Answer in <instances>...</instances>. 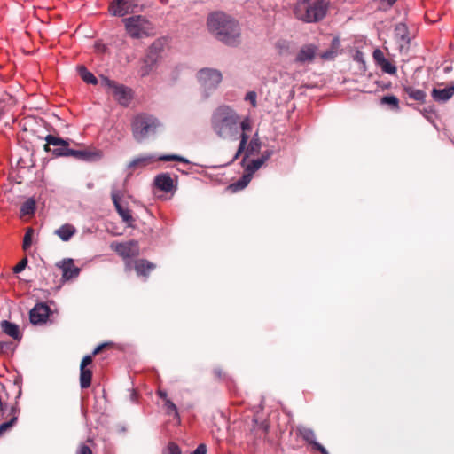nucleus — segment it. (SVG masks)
<instances>
[{
    "mask_svg": "<svg viewBox=\"0 0 454 454\" xmlns=\"http://www.w3.org/2000/svg\"><path fill=\"white\" fill-rule=\"evenodd\" d=\"M210 123L213 132L219 138L228 141L239 138V145L232 160H236L243 153L249 139L247 134L252 129L249 117L242 118L233 107L221 105L213 111Z\"/></svg>",
    "mask_w": 454,
    "mask_h": 454,
    "instance_id": "nucleus-1",
    "label": "nucleus"
},
{
    "mask_svg": "<svg viewBox=\"0 0 454 454\" xmlns=\"http://www.w3.org/2000/svg\"><path fill=\"white\" fill-rule=\"evenodd\" d=\"M209 32L219 41L231 46L239 43L240 28L238 22L223 12H216L207 18Z\"/></svg>",
    "mask_w": 454,
    "mask_h": 454,
    "instance_id": "nucleus-2",
    "label": "nucleus"
},
{
    "mask_svg": "<svg viewBox=\"0 0 454 454\" xmlns=\"http://www.w3.org/2000/svg\"><path fill=\"white\" fill-rule=\"evenodd\" d=\"M329 9L326 0H301L294 7L295 17L306 23H316L322 20Z\"/></svg>",
    "mask_w": 454,
    "mask_h": 454,
    "instance_id": "nucleus-3",
    "label": "nucleus"
},
{
    "mask_svg": "<svg viewBox=\"0 0 454 454\" xmlns=\"http://www.w3.org/2000/svg\"><path fill=\"white\" fill-rule=\"evenodd\" d=\"M160 126L159 120L152 115L140 114L132 121V133L137 142H142L152 135H154Z\"/></svg>",
    "mask_w": 454,
    "mask_h": 454,
    "instance_id": "nucleus-4",
    "label": "nucleus"
},
{
    "mask_svg": "<svg viewBox=\"0 0 454 454\" xmlns=\"http://www.w3.org/2000/svg\"><path fill=\"white\" fill-rule=\"evenodd\" d=\"M127 34L134 38L140 39L153 35V24L142 15H135L123 19Z\"/></svg>",
    "mask_w": 454,
    "mask_h": 454,
    "instance_id": "nucleus-5",
    "label": "nucleus"
},
{
    "mask_svg": "<svg viewBox=\"0 0 454 454\" xmlns=\"http://www.w3.org/2000/svg\"><path fill=\"white\" fill-rule=\"evenodd\" d=\"M196 77L205 99L209 98L211 93L217 89L223 80L222 73L219 70L209 67L199 70Z\"/></svg>",
    "mask_w": 454,
    "mask_h": 454,
    "instance_id": "nucleus-6",
    "label": "nucleus"
},
{
    "mask_svg": "<svg viewBox=\"0 0 454 454\" xmlns=\"http://www.w3.org/2000/svg\"><path fill=\"white\" fill-rule=\"evenodd\" d=\"M102 85L107 88L118 103L123 106H128L132 98V90L116 82L107 78H102Z\"/></svg>",
    "mask_w": 454,
    "mask_h": 454,
    "instance_id": "nucleus-7",
    "label": "nucleus"
},
{
    "mask_svg": "<svg viewBox=\"0 0 454 454\" xmlns=\"http://www.w3.org/2000/svg\"><path fill=\"white\" fill-rule=\"evenodd\" d=\"M142 0H114L109 8L114 16L123 17L142 11Z\"/></svg>",
    "mask_w": 454,
    "mask_h": 454,
    "instance_id": "nucleus-8",
    "label": "nucleus"
},
{
    "mask_svg": "<svg viewBox=\"0 0 454 454\" xmlns=\"http://www.w3.org/2000/svg\"><path fill=\"white\" fill-rule=\"evenodd\" d=\"M44 140L46 141L44 145V150L46 152H51L55 157H68V154L60 153L70 150L68 140L55 137L51 134L47 135Z\"/></svg>",
    "mask_w": 454,
    "mask_h": 454,
    "instance_id": "nucleus-9",
    "label": "nucleus"
},
{
    "mask_svg": "<svg viewBox=\"0 0 454 454\" xmlns=\"http://www.w3.org/2000/svg\"><path fill=\"white\" fill-rule=\"evenodd\" d=\"M156 160L153 154H144L134 158L126 167V179L129 178L137 169H143Z\"/></svg>",
    "mask_w": 454,
    "mask_h": 454,
    "instance_id": "nucleus-10",
    "label": "nucleus"
},
{
    "mask_svg": "<svg viewBox=\"0 0 454 454\" xmlns=\"http://www.w3.org/2000/svg\"><path fill=\"white\" fill-rule=\"evenodd\" d=\"M317 46L313 43L302 45L294 58V62L299 65L312 63L317 56Z\"/></svg>",
    "mask_w": 454,
    "mask_h": 454,
    "instance_id": "nucleus-11",
    "label": "nucleus"
},
{
    "mask_svg": "<svg viewBox=\"0 0 454 454\" xmlns=\"http://www.w3.org/2000/svg\"><path fill=\"white\" fill-rule=\"evenodd\" d=\"M372 57L376 66L379 67L382 72L392 75L396 74V66L385 57L380 49H375Z\"/></svg>",
    "mask_w": 454,
    "mask_h": 454,
    "instance_id": "nucleus-12",
    "label": "nucleus"
},
{
    "mask_svg": "<svg viewBox=\"0 0 454 454\" xmlns=\"http://www.w3.org/2000/svg\"><path fill=\"white\" fill-rule=\"evenodd\" d=\"M56 265L62 270V278L65 281L77 278L81 271L80 268L74 266V260L71 258L63 259Z\"/></svg>",
    "mask_w": 454,
    "mask_h": 454,
    "instance_id": "nucleus-13",
    "label": "nucleus"
},
{
    "mask_svg": "<svg viewBox=\"0 0 454 454\" xmlns=\"http://www.w3.org/2000/svg\"><path fill=\"white\" fill-rule=\"evenodd\" d=\"M50 315V308L43 303H37L29 313L30 322L33 325L45 323Z\"/></svg>",
    "mask_w": 454,
    "mask_h": 454,
    "instance_id": "nucleus-14",
    "label": "nucleus"
},
{
    "mask_svg": "<svg viewBox=\"0 0 454 454\" xmlns=\"http://www.w3.org/2000/svg\"><path fill=\"white\" fill-rule=\"evenodd\" d=\"M395 38L399 44L400 51L407 49L410 44L408 27L404 23H398L395 27Z\"/></svg>",
    "mask_w": 454,
    "mask_h": 454,
    "instance_id": "nucleus-15",
    "label": "nucleus"
},
{
    "mask_svg": "<svg viewBox=\"0 0 454 454\" xmlns=\"http://www.w3.org/2000/svg\"><path fill=\"white\" fill-rule=\"evenodd\" d=\"M61 154H68V157H74L77 160L83 161H92L100 158V154L98 152H91L88 150H74L71 149Z\"/></svg>",
    "mask_w": 454,
    "mask_h": 454,
    "instance_id": "nucleus-16",
    "label": "nucleus"
},
{
    "mask_svg": "<svg viewBox=\"0 0 454 454\" xmlns=\"http://www.w3.org/2000/svg\"><path fill=\"white\" fill-rule=\"evenodd\" d=\"M111 197L118 214L122 218L123 222L129 225L134 219L131 215L130 210L129 208L123 207L121 205V196L119 192L116 191H113Z\"/></svg>",
    "mask_w": 454,
    "mask_h": 454,
    "instance_id": "nucleus-17",
    "label": "nucleus"
},
{
    "mask_svg": "<svg viewBox=\"0 0 454 454\" xmlns=\"http://www.w3.org/2000/svg\"><path fill=\"white\" fill-rule=\"evenodd\" d=\"M432 98L434 101L444 103L452 98L454 95V82L450 83L443 89L434 88L431 92Z\"/></svg>",
    "mask_w": 454,
    "mask_h": 454,
    "instance_id": "nucleus-18",
    "label": "nucleus"
},
{
    "mask_svg": "<svg viewBox=\"0 0 454 454\" xmlns=\"http://www.w3.org/2000/svg\"><path fill=\"white\" fill-rule=\"evenodd\" d=\"M154 185L164 192H169L174 188V182L169 174L161 173L154 177Z\"/></svg>",
    "mask_w": 454,
    "mask_h": 454,
    "instance_id": "nucleus-19",
    "label": "nucleus"
},
{
    "mask_svg": "<svg viewBox=\"0 0 454 454\" xmlns=\"http://www.w3.org/2000/svg\"><path fill=\"white\" fill-rule=\"evenodd\" d=\"M115 252L123 258L134 257L137 253L136 242L120 243L114 247Z\"/></svg>",
    "mask_w": 454,
    "mask_h": 454,
    "instance_id": "nucleus-20",
    "label": "nucleus"
},
{
    "mask_svg": "<svg viewBox=\"0 0 454 454\" xmlns=\"http://www.w3.org/2000/svg\"><path fill=\"white\" fill-rule=\"evenodd\" d=\"M261 140L258 135V132H256L250 141L247 140V143L246 145V148L244 150L245 156L243 158V162L252 154L259 153L261 149Z\"/></svg>",
    "mask_w": 454,
    "mask_h": 454,
    "instance_id": "nucleus-21",
    "label": "nucleus"
},
{
    "mask_svg": "<svg viewBox=\"0 0 454 454\" xmlns=\"http://www.w3.org/2000/svg\"><path fill=\"white\" fill-rule=\"evenodd\" d=\"M54 233L64 242L69 241L76 233V229L70 223H65L54 231Z\"/></svg>",
    "mask_w": 454,
    "mask_h": 454,
    "instance_id": "nucleus-22",
    "label": "nucleus"
},
{
    "mask_svg": "<svg viewBox=\"0 0 454 454\" xmlns=\"http://www.w3.org/2000/svg\"><path fill=\"white\" fill-rule=\"evenodd\" d=\"M1 329L5 334L9 335L14 340H19L21 339L19 326L14 323H12L7 320H3L1 322Z\"/></svg>",
    "mask_w": 454,
    "mask_h": 454,
    "instance_id": "nucleus-23",
    "label": "nucleus"
},
{
    "mask_svg": "<svg viewBox=\"0 0 454 454\" xmlns=\"http://www.w3.org/2000/svg\"><path fill=\"white\" fill-rule=\"evenodd\" d=\"M403 91L410 98L421 103L425 101L427 96L424 90L411 86H404Z\"/></svg>",
    "mask_w": 454,
    "mask_h": 454,
    "instance_id": "nucleus-24",
    "label": "nucleus"
},
{
    "mask_svg": "<svg viewBox=\"0 0 454 454\" xmlns=\"http://www.w3.org/2000/svg\"><path fill=\"white\" fill-rule=\"evenodd\" d=\"M298 434L302 437L304 441L309 442L314 447V443L317 442L316 441V435L314 431L311 428L306 427L304 426H298L296 428Z\"/></svg>",
    "mask_w": 454,
    "mask_h": 454,
    "instance_id": "nucleus-25",
    "label": "nucleus"
},
{
    "mask_svg": "<svg viewBox=\"0 0 454 454\" xmlns=\"http://www.w3.org/2000/svg\"><path fill=\"white\" fill-rule=\"evenodd\" d=\"M252 177L253 176L245 170L244 175L237 182L231 184L230 188L232 189L233 192L240 191L247 186Z\"/></svg>",
    "mask_w": 454,
    "mask_h": 454,
    "instance_id": "nucleus-26",
    "label": "nucleus"
},
{
    "mask_svg": "<svg viewBox=\"0 0 454 454\" xmlns=\"http://www.w3.org/2000/svg\"><path fill=\"white\" fill-rule=\"evenodd\" d=\"M154 264L145 260H140L136 262V271L137 275L147 276L151 270L154 269Z\"/></svg>",
    "mask_w": 454,
    "mask_h": 454,
    "instance_id": "nucleus-27",
    "label": "nucleus"
},
{
    "mask_svg": "<svg viewBox=\"0 0 454 454\" xmlns=\"http://www.w3.org/2000/svg\"><path fill=\"white\" fill-rule=\"evenodd\" d=\"M92 372L87 368H80L81 388H88L91 384Z\"/></svg>",
    "mask_w": 454,
    "mask_h": 454,
    "instance_id": "nucleus-28",
    "label": "nucleus"
},
{
    "mask_svg": "<svg viewBox=\"0 0 454 454\" xmlns=\"http://www.w3.org/2000/svg\"><path fill=\"white\" fill-rule=\"evenodd\" d=\"M78 73L81 78L87 83L97 84L98 80L94 74L90 72L84 66L78 67Z\"/></svg>",
    "mask_w": 454,
    "mask_h": 454,
    "instance_id": "nucleus-29",
    "label": "nucleus"
},
{
    "mask_svg": "<svg viewBox=\"0 0 454 454\" xmlns=\"http://www.w3.org/2000/svg\"><path fill=\"white\" fill-rule=\"evenodd\" d=\"M36 208L35 200L33 198L27 199L20 207V213L23 215H33Z\"/></svg>",
    "mask_w": 454,
    "mask_h": 454,
    "instance_id": "nucleus-30",
    "label": "nucleus"
},
{
    "mask_svg": "<svg viewBox=\"0 0 454 454\" xmlns=\"http://www.w3.org/2000/svg\"><path fill=\"white\" fill-rule=\"evenodd\" d=\"M164 409L167 415L173 416L177 419V422L180 423L181 420L177 407L170 399H166Z\"/></svg>",
    "mask_w": 454,
    "mask_h": 454,
    "instance_id": "nucleus-31",
    "label": "nucleus"
},
{
    "mask_svg": "<svg viewBox=\"0 0 454 454\" xmlns=\"http://www.w3.org/2000/svg\"><path fill=\"white\" fill-rule=\"evenodd\" d=\"M160 160V161L175 160V161H178V162H182V163H185V164L190 163L188 159H186L183 156L177 155V154H162V155L156 157V160Z\"/></svg>",
    "mask_w": 454,
    "mask_h": 454,
    "instance_id": "nucleus-32",
    "label": "nucleus"
},
{
    "mask_svg": "<svg viewBox=\"0 0 454 454\" xmlns=\"http://www.w3.org/2000/svg\"><path fill=\"white\" fill-rule=\"evenodd\" d=\"M381 103L389 105L393 109H399V99L394 95H387L381 98Z\"/></svg>",
    "mask_w": 454,
    "mask_h": 454,
    "instance_id": "nucleus-33",
    "label": "nucleus"
},
{
    "mask_svg": "<svg viewBox=\"0 0 454 454\" xmlns=\"http://www.w3.org/2000/svg\"><path fill=\"white\" fill-rule=\"evenodd\" d=\"M264 164L263 160L260 158L253 160L245 168L246 171L250 173L252 176Z\"/></svg>",
    "mask_w": 454,
    "mask_h": 454,
    "instance_id": "nucleus-34",
    "label": "nucleus"
},
{
    "mask_svg": "<svg viewBox=\"0 0 454 454\" xmlns=\"http://www.w3.org/2000/svg\"><path fill=\"white\" fill-rule=\"evenodd\" d=\"M157 51H158V47H157L156 43H153L149 49V52L146 56L145 62H151L152 64L156 62Z\"/></svg>",
    "mask_w": 454,
    "mask_h": 454,
    "instance_id": "nucleus-35",
    "label": "nucleus"
},
{
    "mask_svg": "<svg viewBox=\"0 0 454 454\" xmlns=\"http://www.w3.org/2000/svg\"><path fill=\"white\" fill-rule=\"evenodd\" d=\"M34 233V230L32 228H28L25 233L23 239V249L27 250L32 244V236Z\"/></svg>",
    "mask_w": 454,
    "mask_h": 454,
    "instance_id": "nucleus-36",
    "label": "nucleus"
},
{
    "mask_svg": "<svg viewBox=\"0 0 454 454\" xmlns=\"http://www.w3.org/2000/svg\"><path fill=\"white\" fill-rule=\"evenodd\" d=\"M379 4V8L381 10H387L391 8L397 0H373Z\"/></svg>",
    "mask_w": 454,
    "mask_h": 454,
    "instance_id": "nucleus-37",
    "label": "nucleus"
},
{
    "mask_svg": "<svg viewBox=\"0 0 454 454\" xmlns=\"http://www.w3.org/2000/svg\"><path fill=\"white\" fill-rule=\"evenodd\" d=\"M17 419V416L14 415L9 421L2 423L0 425V435H2L5 431L12 427L15 424Z\"/></svg>",
    "mask_w": 454,
    "mask_h": 454,
    "instance_id": "nucleus-38",
    "label": "nucleus"
},
{
    "mask_svg": "<svg viewBox=\"0 0 454 454\" xmlns=\"http://www.w3.org/2000/svg\"><path fill=\"white\" fill-rule=\"evenodd\" d=\"M27 264V258H24L22 259L14 268H13V271L15 273H20L21 271L24 270V269L26 268Z\"/></svg>",
    "mask_w": 454,
    "mask_h": 454,
    "instance_id": "nucleus-39",
    "label": "nucleus"
},
{
    "mask_svg": "<svg viewBox=\"0 0 454 454\" xmlns=\"http://www.w3.org/2000/svg\"><path fill=\"white\" fill-rule=\"evenodd\" d=\"M274 153H275V150L273 148L267 149L262 152L261 157H259V158L261 160H263V162L265 163Z\"/></svg>",
    "mask_w": 454,
    "mask_h": 454,
    "instance_id": "nucleus-40",
    "label": "nucleus"
},
{
    "mask_svg": "<svg viewBox=\"0 0 454 454\" xmlns=\"http://www.w3.org/2000/svg\"><path fill=\"white\" fill-rule=\"evenodd\" d=\"M245 99L249 101L253 106H256V93L254 91H249L247 93Z\"/></svg>",
    "mask_w": 454,
    "mask_h": 454,
    "instance_id": "nucleus-41",
    "label": "nucleus"
},
{
    "mask_svg": "<svg viewBox=\"0 0 454 454\" xmlns=\"http://www.w3.org/2000/svg\"><path fill=\"white\" fill-rule=\"evenodd\" d=\"M12 349V342L0 341V354H4Z\"/></svg>",
    "mask_w": 454,
    "mask_h": 454,
    "instance_id": "nucleus-42",
    "label": "nucleus"
},
{
    "mask_svg": "<svg viewBox=\"0 0 454 454\" xmlns=\"http://www.w3.org/2000/svg\"><path fill=\"white\" fill-rule=\"evenodd\" d=\"M92 358H93L92 355L85 356L82 358V363L80 364V368H86L87 365H89V364H90L92 363Z\"/></svg>",
    "mask_w": 454,
    "mask_h": 454,
    "instance_id": "nucleus-43",
    "label": "nucleus"
},
{
    "mask_svg": "<svg viewBox=\"0 0 454 454\" xmlns=\"http://www.w3.org/2000/svg\"><path fill=\"white\" fill-rule=\"evenodd\" d=\"M168 449L169 454H181L180 448L176 443H169Z\"/></svg>",
    "mask_w": 454,
    "mask_h": 454,
    "instance_id": "nucleus-44",
    "label": "nucleus"
},
{
    "mask_svg": "<svg viewBox=\"0 0 454 454\" xmlns=\"http://www.w3.org/2000/svg\"><path fill=\"white\" fill-rule=\"evenodd\" d=\"M207 446L204 443L199 444L192 454H206Z\"/></svg>",
    "mask_w": 454,
    "mask_h": 454,
    "instance_id": "nucleus-45",
    "label": "nucleus"
},
{
    "mask_svg": "<svg viewBox=\"0 0 454 454\" xmlns=\"http://www.w3.org/2000/svg\"><path fill=\"white\" fill-rule=\"evenodd\" d=\"M77 454H91V450L87 445H82L79 448Z\"/></svg>",
    "mask_w": 454,
    "mask_h": 454,
    "instance_id": "nucleus-46",
    "label": "nucleus"
},
{
    "mask_svg": "<svg viewBox=\"0 0 454 454\" xmlns=\"http://www.w3.org/2000/svg\"><path fill=\"white\" fill-rule=\"evenodd\" d=\"M315 450L320 451L322 454H329L326 449L321 445L319 442H315L314 447Z\"/></svg>",
    "mask_w": 454,
    "mask_h": 454,
    "instance_id": "nucleus-47",
    "label": "nucleus"
},
{
    "mask_svg": "<svg viewBox=\"0 0 454 454\" xmlns=\"http://www.w3.org/2000/svg\"><path fill=\"white\" fill-rule=\"evenodd\" d=\"M334 55V52L332 51H325L321 54V58L323 59H330L333 57Z\"/></svg>",
    "mask_w": 454,
    "mask_h": 454,
    "instance_id": "nucleus-48",
    "label": "nucleus"
},
{
    "mask_svg": "<svg viewBox=\"0 0 454 454\" xmlns=\"http://www.w3.org/2000/svg\"><path fill=\"white\" fill-rule=\"evenodd\" d=\"M106 345H107V343H102V344L98 345L97 348H95V349L93 350L91 355L93 356L98 355Z\"/></svg>",
    "mask_w": 454,
    "mask_h": 454,
    "instance_id": "nucleus-49",
    "label": "nucleus"
},
{
    "mask_svg": "<svg viewBox=\"0 0 454 454\" xmlns=\"http://www.w3.org/2000/svg\"><path fill=\"white\" fill-rule=\"evenodd\" d=\"M157 395L160 398L163 400L164 403L166 402V399H169L165 390H158Z\"/></svg>",
    "mask_w": 454,
    "mask_h": 454,
    "instance_id": "nucleus-50",
    "label": "nucleus"
},
{
    "mask_svg": "<svg viewBox=\"0 0 454 454\" xmlns=\"http://www.w3.org/2000/svg\"><path fill=\"white\" fill-rule=\"evenodd\" d=\"M87 186H88V188H90H90H92V187H93V184H90H90H88V185H87Z\"/></svg>",
    "mask_w": 454,
    "mask_h": 454,
    "instance_id": "nucleus-51",
    "label": "nucleus"
},
{
    "mask_svg": "<svg viewBox=\"0 0 454 454\" xmlns=\"http://www.w3.org/2000/svg\"><path fill=\"white\" fill-rule=\"evenodd\" d=\"M15 411H16V409H15L14 407H12V413H15Z\"/></svg>",
    "mask_w": 454,
    "mask_h": 454,
    "instance_id": "nucleus-52",
    "label": "nucleus"
}]
</instances>
